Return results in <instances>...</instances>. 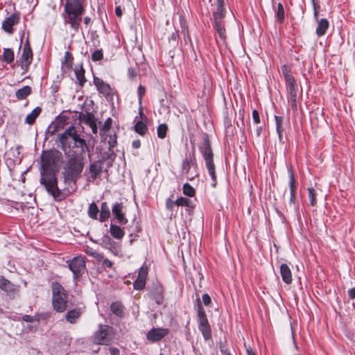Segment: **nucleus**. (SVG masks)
<instances>
[{
    "mask_svg": "<svg viewBox=\"0 0 355 355\" xmlns=\"http://www.w3.org/2000/svg\"><path fill=\"white\" fill-rule=\"evenodd\" d=\"M95 255V259H96L98 261H103L104 259H103V256L98 252H96Z\"/></svg>",
    "mask_w": 355,
    "mask_h": 355,
    "instance_id": "nucleus-58",
    "label": "nucleus"
},
{
    "mask_svg": "<svg viewBox=\"0 0 355 355\" xmlns=\"http://www.w3.org/2000/svg\"><path fill=\"white\" fill-rule=\"evenodd\" d=\"M190 200L186 198L181 197L175 200V205L178 206H189Z\"/></svg>",
    "mask_w": 355,
    "mask_h": 355,
    "instance_id": "nucleus-41",
    "label": "nucleus"
},
{
    "mask_svg": "<svg viewBox=\"0 0 355 355\" xmlns=\"http://www.w3.org/2000/svg\"><path fill=\"white\" fill-rule=\"evenodd\" d=\"M135 130L137 133L144 135L147 127L142 121H137L135 125Z\"/></svg>",
    "mask_w": 355,
    "mask_h": 355,
    "instance_id": "nucleus-35",
    "label": "nucleus"
},
{
    "mask_svg": "<svg viewBox=\"0 0 355 355\" xmlns=\"http://www.w3.org/2000/svg\"><path fill=\"white\" fill-rule=\"evenodd\" d=\"M225 0H217V6H224Z\"/></svg>",
    "mask_w": 355,
    "mask_h": 355,
    "instance_id": "nucleus-61",
    "label": "nucleus"
},
{
    "mask_svg": "<svg viewBox=\"0 0 355 355\" xmlns=\"http://www.w3.org/2000/svg\"><path fill=\"white\" fill-rule=\"evenodd\" d=\"M81 315V311L80 309H75L67 312L66 315V319L70 323H76L77 320Z\"/></svg>",
    "mask_w": 355,
    "mask_h": 355,
    "instance_id": "nucleus-19",
    "label": "nucleus"
},
{
    "mask_svg": "<svg viewBox=\"0 0 355 355\" xmlns=\"http://www.w3.org/2000/svg\"><path fill=\"white\" fill-rule=\"evenodd\" d=\"M103 266L104 268H112V263L110 260H109L108 259H104L103 260Z\"/></svg>",
    "mask_w": 355,
    "mask_h": 355,
    "instance_id": "nucleus-48",
    "label": "nucleus"
},
{
    "mask_svg": "<svg viewBox=\"0 0 355 355\" xmlns=\"http://www.w3.org/2000/svg\"><path fill=\"white\" fill-rule=\"evenodd\" d=\"M19 18L17 15L12 14L7 17L2 23L3 29L8 33H12L13 32L12 26L18 24Z\"/></svg>",
    "mask_w": 355,
    "mask_h": 355,
    "instance_id": "nucleus-12",
    "label": "nucleus"
},
{
    "mask_svg": "<svg viewBox=\"0 0 355 355\" xmlns=\"http://www.w3.org/2000/svg\"><path fill=\"white\" fill-rule=\"evenodd\" d=\"M277 19L279 22H282L284 19V10L283 5L281 3H278L277 6Z\"/></svg>",
    "mask_w": 355,
    "mask_h": 355,
    "instance_id": "nucleus-38",
    "label": "nucleus"
},
{
    "mask_svg": "<svg viewBox=\"0 0 355 355\" xmlns=\"http://www.w3.org/2000/svg\"><path fill=\"white\" fill-rule=\"evenodd\" d=\"M285 78L287 84V89L289 95V100L291 102V105L293 109H297V85L294 78L284 73Z\"/></svg>",
    "mask_w": 355,
    "mask_h": 355,
    "instance_id": "nucleus-9",
    "label": "nucleus"
},
{
    "mask_svg": "<svg viewBox=\"0 0 355 355\" xmlns=\"http://www.w3.org/2000/svg\"><path fill=\"white\" fill-rule=\"evenodd\" d=\"M137 92H138V96H139V103H141L142 97H143V96L144 95V94L146 92L145 87H144L141 85H139V87H138Z\"/></svg>",
    "mask_w": 355,
    "mask_h": 355,
    "instance_id": "nucleus-44",
    "label": "nucleus"
},
{
    "mask_svg": "<svg viewBox=\"0 0 355 355\" xmlns=\"http://www.w3.org/2000/svg\"><path fill=\"white\" fill-rule=\"evenodd\" d=\"M94 83L98 91L104 96H108L111 94L112 89L110 86L103 82L101 79L98 78H94Z\"/></svg>",
    "mask_w": 355,
    "mask_h": 355,
    "instance_id": "nucleus-15",
    "label": "nucleus"
},
{
    "mask_svg": "<svg viewBox=\"0 0 355 355\" xmlns=\"http://www.w3.org/2000/svg\"><path fill=\"white\" fill-rule=\"evenodd\" d=\"M349 296L350 299H354L355 298V288H352L349 290Z\"/></svg>",
    "mask_w": 355,
    "mask_h": 355,
    "instance_id": "nucleus-56",
    "label": "nucleus"
},
{
    "mask_svg": "<svg viewBox=\"0 0 355 355\" xmlns=\"http://www.w3.org/2000/svg\"><path fill=\"white\" fill-rule=\"evenodd\" d=\"M174 204H175V201L174 202L171 199H168L166 200V206L167 209H171L173 208Z\"/></svg>",
    "mask_w": 355,
    "mask_h": 355,
    "instance_id": "nucleus-51",
    "label": "nucleus"
},
{
    "mask_svg": "<svg viewBox=\"0 0 355 355\" xmlns=\"http://www.w3.org/2000/svg\"><path fill=\"white\" fill-rule=\"evenodd\" d=\"M62 149L68 156L67 169L71 175L80 173L83 169V154L88 150L86 141L80 137L76 128L71 125L58 136Z\"/></svg>",
    "mask_w": 355,
    "mask_h": 355,
    "instance_id": "nucleus-1",
    "label": "nucleus"
},
{
    "mask_svg": "<svg viewBox=\"0 0 355 355\" xmlns=\"http://www.w3.org/2000/svg\"><path fill=\"white\" fill-rule=\"evenodd\" d=\"M110 234L116 239H121L124 236V232L122 228L116 225H110Z\"/></svg>",
    "mask_w": 355,
    "mask_h": 355,
    "instance_id": "nucleus-23",
    "label": "nucleus"
},
{
    "mask_svg": "<svg viewBox=\"0 0 355 355\" xmlns=\"http://www.w3.org/2000/svg\"><path fill=\"white\" fill-rule=\"evenodd\" d=\"M183 193L184 195L193 197L195 195V189L188 183L183 185Z\"/></svg>",
    "mask_w": 355,
    "mask_h": 355,
    "instance_id": "nucleus-36",
    "label": "nucleus"
},
{
    "mask_svg": "<svg viewBox=\"0 0 355 355\" xmlns=\"http://www.w3.org/2000/svg\"><path fill=\"white\" fill-rule=\"evenodd\" d=\"M199 329L205 340H209L211 338V328L209 324L199 326Z\"/></svg>",
    "mask_w": 355,
    "mask_h": 355,
    "instance_id": "nucleus-28",
    "label": "nucleus"
},
{
    "mask_svg": "<svg viewBox=\"0 0 355 355\" xmlns=\"http://www.w3.org/2000/svg\"><path fill=\"white\" fill-rule=\"evenodd\" d=\"M97 252L96 251H91V252H88L87 254H89L90 256L93 257H95V255L96 254Z\"/></svg>",
    "mask_w": 355,
    "mask_h": 355,
    "instance_id": "nucleus-62",
    "label": "nucleus"
},
{
    "mask_svg": "<svg viewBox=\"0 0 355 355\" xmlns=\"http://www.w3.org/2000/svg\"><path fill=\"white\" fill-rule=\"evenodd\" d=\"M168 127L166 124H160L157 128V136L160 139H164L166 136Z\"/></svg>",
    "mask_w": 355,
    "mask_h": 355,
    "instance_id": "nucleus-34",
    "label": "nucleus"
},
{
    "mask_svg": "<svg viewBox=\"0 0 355 355\" xmlns=\"http://www.w3.org/2000/svg\"><path fill=\"white\" fill-rule=\"evenodd\" d=\"M110 148L114 147L116 144V135L110 136L108 141Z\"/></svg>",
    "mask_w": 355,
    "mask_h": 355,
    "instance_id": "nucleus-46",
    "label": "nucleus"
},
{
    "mask_svg": "<svg viewBox=\"0 0 355 355\" xmlns=\"http://www.w3.org/2000/svg\"><path fill=\"white\" fill-rule=\"evenodd\" d=\"M252 118L255 123H259L260 122L259 115L257 110H254L252 111Z\"/></svg>",
    "mask_w": 355,
    "mask_h": 355,
    "instance_id": "nucleus-47",
    "label": "nucleus"
},
{
    "mask_svg": "<svg viewBox=\"0 0 355 355\" xmlns=\"http://www.w3.org/2000/svg\"><path fill=\"white\" fill-rule=\"evenodd\" d=\"M202 153L208 172L213 180L211 183L212 187H215L216 185V175L215 173V165L213 162V153L210 146L209 141L208 139H205L203 146L202 148Z\"/></svg>",
    "mask_w": 355,
    "mask_h": 355,
    "instance_id": "nucleus-5",
    "label": "nucleus"
},
{
    "mask_svg": "<svg viewBox=\"0 0 355 355\" xmlns=\"http://www.w3.org/2000/svg\"><path fill=\"white\" fill-rule=\"evenodd\" d=\"M102 171V165L99 162H94L90 164L89 166V173L91 174V178L93 179H96V177L101 174Z\"/></svg>",
    "mask_w": 355,
    "mask_h": 355,
    "instance_id": "nucleus-20",
    "label": "nucleus"
},
{
    "mask_svg": "<svg viewBox=\"0 0 355 355\" xmlns=\"http://www.w3.org/2000/svg\"><path fill=\"white\" fill-rule=\"evenodd\" d=\"M3 60L10 64L14 60V52L10 49H5L3 53Z\"/></svg>",
    "mask_w": 355,
    "mask_h": 355,
    "instance_id": "nucleus-27",
    "label": "nucleus"
},
{
    "mask_svg": "<svg viewBox=\"0 0 355 355\" xmlns=\"http://www.w3.org/2000/svg\"><path fill=\"white\" fill-rule=\"evenodd\" d=\"M110 327L101 324L96 331L94 340L98 345H108L113 339Z\"/></svg>",
    "mask_w": 355,
    "mask_h": 355,
    "instance_id": "nucleus-6",
    "label": "nucleus"
},
{
    "mask_svg": "<svg viewBox=\"0 0 355 355\" xmlns=\"http://www.w3.org/2000/svg\"><path fill=\"white\" fill-rule=\"evenodd\" d=\"M110 216V208L106 202H103L101 206L100 220L105 221Z\"/></svg>",
    "mask_w": 355,
    "mask_h": 355,
    "instance_id": "nucleus-24",
    "label": "nucleus"
},
{
    "mask_svg": "<svg viewBox=\"0 0 355 355\" xmlns=\"http://www.w3.org/2000/svg\"><path fill=\"white\" fill-rule=\"evenodd\" d=\"M75 73L79 84L83 85L86 81L84 69L82 67L80 69H76Z\"/></svg>",
    "mask_w": 355,
    "mask_h": 355,
    "instance_id": "nucleus-31",
    "label": "nucleus"
},
{
    "mask_svg": "<svg viewBox=\"0 0 355 355\" xmlns=\"http://www.w3.org/2000/svg\"><path fill=\"white\" fill-rule=\"evenodd\" d=\"M282 121L283 119L281 116H275L276 130L280 140H282L283 132Z\"/></svg>",
    "mask_w": 355,
    "mask_h": 355,
    "instance_id": "nucleus-33",
    "label": "nucleus"
},
{
    "mask_svg": "<svg viewBox=\"0 0 355 355\" xmlns=\"http://www.w3.org/2000/svg\"><path fill=\"white\" fill-rule=\"evenodd\" d=\"M197 307H198V322L199 326L208 324V320L206 316L205 311L204 309L202 308V306L200 303V298H197Z\"/></svg>",
    "mask_w": 355,
    "mask_h": 355,
    "instance_id": "nucleus-17",
    "label": "nucleus"
},
{
    "mask_svg": "<svg viewBox=\"0 0 355 355\" xmlns=\"http://www.w3.org/2000/svg\"><path fill=\"white\" fill-rule=\"evenodd\" d=\"M89 127L91 128V129L92 130V132L94 134H96L97 133L98 127H97V125H96V120L89 125Z\"/></svg>",
    "mask_w": 355,
    "mask_h": 355,
    "instance_id": "nucleus-53",
    "label": "nucleus"
},
{
    "mask_svg": "<svg viewBox=\"0 0 355 355\" xmlns=\"http://www.w3.org/2000/svg\"><path fill=\"white\" fill-rule=\"evenodd\" d=\"M80 120L83 123L89 126L96 120V119L92 114L87 113L80 116Z\"/></svg>",
    "mask_w": 355,
    "mask_h": 355,
    "instance_id": "nucleus-32",
    "label": "nucleus"
},
{
    "mask_svg": "<svg viewBox=\"0 0 355 355\" xmlns=\"http://www.w3.org/2000/svg\"><path fill=\"white\" fill-rule=\"evenodd\" d=\"M220 352L224 354V355H231L230 354L227 353L225 349H221Z\"/></svg>",
    "mask_w": 355,
    "mask_h": 355,
    "instance_id": "nucleus-63",
    "label": "nucleus"
},
{
    "mask_svg": "<svg viewBox=\"0 0 355 355\" xmlns=\"http://www.w3.org/2000/svg\"><path fill=\"white\" fill-rule=\"evenodd\" d=\"M280 274L282 280L286 284H290L292 282V273L290 268L286 263H282L280 266Z\"/></svg>",
    "mask_w": 355,
    "mask_h": 355,
    "instance_id": "nucleus-16",
    "label": "nucleus"
},
{
    "mask_svg": "<svg viewBox=\"0 0 355 355\" xmlns=\"http://www.w3.org/2000/svg\"><path fill=\"white\" fill-rule=\"evenodd\" d=\"M52 292V304L54 309L58 312H63L67 307V295L63 287L58 283H53Z\"/></svg>",
    "mask_w": 355,
    "mask_h": 355,
    "instance_id": "nucleus-4",
    "label": "nucleus"
},
{
    "mask_svg": "<svg viewBox=\"0 0 355 355\" xmlns=\"http://www.w3.org/2000/svg\"><path fill=\"white\" fill-rule=\"evenodd\" d=\"M68 266L73 274V277L78 279L84 272L86 269L85 261L83 257L77 256L71 260L67 261Z\"/></svg>",
    "mask_w": 355,
    "mask_h": 355,
    "instance_id": "nucleus-7",
    "label": "nucleus"
},
{
    "mask_svg": "<svg viewBox=\"0 0 355 355\" xmlns=\"http://www.w3.org/2000/svg\"><path fill=\"white\" fill-rule=\"evenodd\" d=\"M0 288L10 297H14L16 291L15 286L3 277H0Z\"/></svg>",
    "mask_w": 355,
    "mask_h": 355,
    "instance_id": "nucleus-14",
    "label": "nucleus"
},
{
    "mask_svg": "<svg viewBox=\"0 0 355 355\" xmlns=\"http://www.w3.org/2000/svg\"><path fill=\"white\" fill-rule=\"evenodd\" d=\"M289 184H290V190H291V199L290 201L293 202L294 199L295 198V181L294 178L293 172L291 169L289 170Z\"/></svg>",
    "mask_w": 355,
    "mask_h": 355,
    "instance_id": "nucleus-22",
    "label": "nucleus"
},
{
    "mask_svg": "<svg viewBox=\"0 0 355 355\" xmlns=\"http://www.w3.org/2000/svg\"><path fill=\"white\" fill-rule=\"evenodd\" d=\"M246 352L248 355H256L250 347L246 348Z\"/></svg>",
    "mask_w": 355,
    "mask_h": 355,
    "instance_id": "nucleus-59",
    "label": "nucleus"
},
{
    "mask_svg": "<svg viewBox=\"0 0 355 355\" xmlns=\"http://www.w3.org/2000/svg\"><path fill=\"white\" fill-rule=\"evenodd\" d=\"M83 21L86 25H88L91 21V19L89 17H85L83 19Z\"/></svg>",
    "mask_w": 355,
    "mask_h": 355,
    "instance_id": "nucleus-60",
    "label": "nucleus"
},
{
    "mask_svg": "<svg viewBox=\"0 0 355 355\" xmlns=\"http://www.w3.org/2000/svg\"><path fill=\"white\" fill-rule=\"evenodd\" d=\"M115 13L118 17H121L122 16V10L121 8V6L116 7Z\"/></svg>",
    "mask_w": 355,
    "mask_h": 355,
    "instance_id": "nucleus-55",
    "label": "nucleus"
},
{
    "mask_svg": "<svg viewBox=\"0 0 355 355\" xmlns=\"http://www.w3.org/2000/svg\"><path fill=\"white\" fill-rule=\"evenodd\" d=\"M31 93V87L30 86H24L16 92V97L22 100L26 98Z\"/></svg>",
    "mask_w": 355,
    "mask_h": 355,
    "instance_id": "nucleus-25",
    "label": "nucleus"
},
{
    "mask_svg": "<svg viewBox=\"0 0 355 355\" xmlns=\"http://www.w3.org/2000/svg\"><path fill=\"white\" fill-rule=\"evenodd\" d=\"M98 212H99V209H98V207H97V205L94 202H92V204H90L89 209H88V215L92 218L96 219Z\"/></svg>",
    "mask_w": 355,
    "mask_h": 355,
    "instance_id": "nucleus-30",
    "label": "nucleus"
},
{
    "mask_svg": "<svg viewBox=\"0 0 355 355\" xmlns=\"http://www.w3.org/2000/svg\"><path fill=\"white\" fill-rule=\"evenodd\" d=\"M41 108L40 107H35L29 114L26 117L25 122L29 125L33 124L36 118L41 113Z\"/></svg>",
    "mask_w": 355,
    "mask_h": 355,
    "instance_id": "nucleus-21",
    "label": "nucleus"
},
{
    "mask_svg": "<svg viewBox=\"0 0 355 355\" xmlns=\"http://www.w3.org/2000/svg\"><path fill=\"white\" fill-rule=\"evenodd\" d=\"M123 206L121 203L116 202L112 207V213L120 224H125L128 222L123 212Z\"/></svg>",
    "mask_w": 355,
    "mask_h": 355,
    "instance_id": "nucleus-13",
    "label": "nucleus"
},
{
    "mask_svg": "<svg viewBox=\"0 0 355 355\" xmlns=\"http://www.w3.org/2000/svg\"><path fill=\"white\" fill-rule=\"evenodd\" d=\"M32 50L30 46V44L28 42H26L24 44L23 52L19 59L21 67L24 71H27L28 67L32 62Z\"/></svg>",
    "mask_w": 355,
    "mask_h": 355,
    "instance_id": "nucleus-10",
    "label": "nucleus"
},
{
    "mask_svg": "<svg viewBox=\"0 0 355 355\" xmlns=\"http://www.w3.org/2000/svg\"><path fill=\"white\" fill-rule=\"evenodd\" d=\"M224 6H217V9L214 13V17L215 20V26L218 33L219 37L222 40L226 38L225 30L223 23V17L225 16V8Z\"/></svg>",
    "mask_w": 355,
    "mask_h": 355,
    "instance_id": "nucleus-8",
    "label": "nucleus"
},
{
    "mask_svg": "<svg viewBox=\"0 0 355 355\" xmlns=\"http://www.w3.org/2000/svg\"><path fill=\"white\" fill-rule=\"evenodd\" d=\"M168 334V330L164 328H154L147 334V338L151 342H157Z\"/></svg>",
    "mask_w": 355,
    "mask_h": 355,
    "instance_id": "nucleus-11",
    "label": "nucleus"
},
{
    "mask_svg": "<svg viewBox=\"0 0 355 355\" xmlns=\"http://www.w3.org/2000/svg\"><path fill=\"white\" fill-rule=\"evenodd\" d=\"M148 274L147 268L145 267H141L139 270L137 279L141 280H144L146 282V278Z\"/></svg>",
    "mask_w": 355,
    "mask_h": 355,
    "instance_id": "nucleus-42",
    "label": "nucleus"
},
{
    "mask_svg": "<svg viewBox=\"0 0 355 355\" xmlns=\"http://www.w3.org/2000/svg\"><path fill=\"white\" fill-rule=\"evenodd\" d=\"M191 159H189L188 158H186L182 163V171L184 173H188L190 168H191Z\"/></svg>",
    "mask_w": 355,
    "mask_h": 355,
    "instance_id": "nucleus-39",
    "label": "nucleus"
},
{
    "mask_svg": "<svg viewBox=\"0 0 355 355\" xmlns=\"http://www.w3.org/2000/svg\"><path fill=\"white\" fill-rule=\"evenodd\" d=\"M312 3H313V10H314V17L316 19H318V8H319V6H318L316 5L315 0H312Z\"/></svg>",
    "mask_w": 355,
    "mask_h": 355,
    "instance_id": "nucleus-50",
    "label": "nucleus"
},
{
    "mask_svg": "<svg viewBox=\"0 0 355 355\" xmlns=\"http://www.w3.org/2000/svg\"><path fill=\"white\" fill-rule=\"evenodd\" d=\"M84 1L85 0H65L63 13L64 20L75 31H78L82 16L85 13Z\"/></svg>",
    "mask_w": 355,
    "mask_h": 355,
    "instance_id": "nucleus-3",
    "label": "nucleus"
},
{
    "mask_svg": "<svg viewBox=\"0 0 355 355\" xmlns=\"http://www.w3.org/2000/svg\"><path fill=\"white\" fill-rule=\"evenodd\" d=\"M22 320L27 322H33L34 318H33V317H32L31 315H25L23 316Z\"/></svg>",
    "mask_w": 355,
    "mask_h": 355,
    "instance_id": "nucleus-54",
    "label": "nucleus"
},
{
    "mask_svg": "<svg viewBox=\"0 0 355 355\" xmlns=\"http://www.w3.org/2000/svg\"><path fill=\"white\" fill-rule=\"evenodd\" d=\"M139 114H140V116L142 117V116H143V112H142V110H141V109H140Z\"/></svg>",
    "mask_w": 355,
    "mask_h": 355,
    "instance_id": "nucleus-64",
    "label": "nucleus"
},
{
    "mask_svg": "<svg viewBox=\"0 0 355 355\" xmlns=\"http://www.w3.org/2000/svg\"><path fill=\"white\" fill-rule=\"evenodd\" d=\"M112 119L109 117L100 128V134L102 137H103L105 134L110 129L112 126Z\"/></svg>",
    "mask_w": 355,
    "mask_h": 355,
    "instance_id": "nucleus-29",
    "label": "nucleus"
},
{
    "mask_svg": "<svg viewBox=\"0 0 355 355\" xmlns=\"http://www.w3.org/2000/svg\"><path fill=\"white\" fill-rule=\"evenodd\" d=\"M141 146V142L139 140H135L132 142V146L135 148H139Z\"/></svg>",
    "mask_w": 355,
    "mask_h": 355,
    "instance_id": "nucleus-57",
    "label": "nucleus"
},
{
    "mask_svg": "<svg viewBox=\"0 0 355 355\" xmlns=\"http://www.w3.org/2000/svg\"><path fill=\"white\" fill-rule=\"evenodd\" d=\"M109 351L111 355H120V351L116 347H110Z\"/></svg>",
    "mask_w": 355,
    "mask_h": 355,
    "instance_id": "nucleus-49",
    "label": "nucleus"
},
{
    "mask_svg": "<svg viewBox=\"0 0 355 355\" xmlns=\"http://www.w3.org/2000/svg\"><path fill=\"white\" fill-rule=\"evenodd\" d=\"M89 127L91 128V129L92 130V132L94 134H96L97 133L98 127H97V125H96V120L89 125Z\"/></svg>",
    "mask_w": 355,
    "mask_h": 355,
    "instance_id": "nucleus-52",
    "label": "nucleus"
},
{
    "mask_svg": "<svg viewBox=\"0 0 355 355\" xmlns=\"http://www.w3.org/2000/svg\"><path fill=\"white\" fill-rule=\"evenodd\" d=\"M308 193L311 205L313 207L315 206L317 202L315 198L316 193L315 189L313 188H309Z\"/></svg>",
    "mask_w": 355,
    "mask_h": 355,
    "instance_id": "nucleus-37",
    "label": "nucleus"
},
{
    "mask_svg": "<svg viewBox=\"0 0 355 355\" xmlns=\"http://www.w3.org/2000/svg\"><path fill=\"white\" fill-rule=\"evenodd\" d=\"M59 153L46 151L42 155V178L41 184H44L47 191L53 196L55 200H61V193L57 186V180L54 171L57 168L59 160Z\"/></svg>",
    "mask_w": 355,
    "mask_h": 355,
    "instance_id": "nucleus-2",
    "label": "nucleus"
},
{
    "mask_svg": "<svg viewBox=\"0 0 355 355\" xmlns=\"http://www.w3.org/2000/svg\"><path fill=\"white\" fill-rule=\"evenodd\" d=\"M146 284V282L144 280H141L137 279V280L134 282L133 286L136 290H142Z\"/></svg>",
    "mask_w": 355,
    "mask_h": 355,
    "instance_id": "nucleus-40",
    "label": "nucleus"
},
{
    "mask_svg": "<svg viewBox=\"0 0 355 355\" xmlns=\"http://www.w3.org/2000/svg\"><path fill=\"white\" fill-rule=\"evenodd\" d=\"M202 298L205 306H209L211 304V300L208 294H203Z\"/></svg>",
    "mask_w": 355,
    "mask_h": 355,
    "instance_id": "nucleus-45",
    "label": "nucleus"
},
{
    "mask_svg": "<svg viewBox=\"0 0 355 355\" xmlns=\"http://www.w3.org/2000/svg\"><path fill=\"white\" fill-rule=\"evenodd\" d=\"M110 309L112 312L117 316L121 317L123 314V306L119 302H113L110 306Z\"/></svg>",
    "mask_w": 355,
    "mask_h": 355,
    "instance_id": "nucleus-26",
    "label": "nucleus"
},
{
    "mask_svg": "<svg viewBox=\"0 0 355 355\" xmlns=\"http://www.w3.org/2000/svg\"><path fill=\"white\" fill-rule=\"evenodd\" d=\"M92 58L94 61H98L103 58V53L100 50L95 51L92 55Z\"/></svg>",
    "mask_w": 355,
    "mask_h": 355,
    "instance_id": "nucleus-43",
    "label": "nucleus"
},
{
    "mask_svg": "<svg viewBox=\"0 0 355 355\" xmlns=\"http://www.w3.org/2000/svg\"><path fill=\"white\" fill-rule=\"evenodd\" d=\"M329 28V21L327 19H321L318 21V26L316 28V34L318 37H321L326 33Z\"/></svg>",
    "mask_w": 355,
    "mask_h": 355,
    "instance_id": "nucleus-18",
    "label": "nucleus"
}]
</instances>
